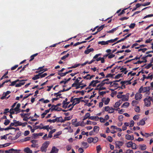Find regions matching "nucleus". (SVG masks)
<instances>
[{
  "label": "nucleus",
  "instance_id": "obj_1",
  "mask_svg": "<svg viewBox=\"0 0 153 153\" xmlns=\"http://www.w3.org/2000/svg\"><path fill=\"white\" fill-rule=\"evenodd\" d=\"M150 90V88L149 87H143V86H141L139 89V92L140 93L146 92V94H149Z\"/></svg>",
  "mask_w": 153,
  "mask_h": 153
},
{
  "label": "nucleus",
  "instance_id": "obj_56",
  "mask_svg": "<svg viewBox=\"0 0 153 153\" xmlns=\"http://www.w3.org/2000/svg\"><path fill=\"white\" fill-rule=\"evenodd\" d=\"M62 107L64 108H66L67 107L68 105H66L64 101H63Z\"/></svg>",
  "mask_w": 153,
  "mask_h": 153
},
{
  "label": "nucleus",
  "instance_id": "obj_11",
  "mask_svg": "<svg viewBox=\"0 0 153 153\" xmlns=\"http://www.w3.org/2000/svg\"><path fill=\"white\" fill-rule=\"evenodd\" d=\"M126 138L128 140H132L134 139V137L133 136H131L128 134H127L126 135Z\"/></svg>",
  "mask_w": 153,
  "mask_h": 153
},
{
  "label": "nucleus",
  "instance_id": "obj_10",
  "mask_svg": "<svg viewBox=\"0 0 153 153\" xmlns=\"http://www.w3.org/2000/svg\"><path fill=\"white\" fill-rule=\"evenodd\" d=\"M143 79H152L153 77L152 75V74H149L148 76H146L145 75H143Z\"/></svg>",
  "mask_w": 153,
  "mask_h": 153
},
{
  "label": "nucleus",
  "instance_id": "obj_49",
  "mask_svg": "<svg viewBox=\"0 0 153 153\" xmlns=\"http://www.w3.org/2000/svg\"><path fill=\"white\" fill-rule=\"evenodd\" d=\"M15 129V128H14L13 127H11L10 126H9V127H7V128H4V130L6 131V130H8L9 129Z\"/></svg>",
  "mask_w": 153,
  "mask_h": 153
},
{
  "label": "nucleus",
  "instance_id": "obj_33",
  "mask_svg": "<svg viewBox=\"0 0 153 153\" xmlns=\"http://www.w3.org/2000/svg\"><path fill=\"white\" fill-rule=\"evenodd\" d=\"M38 54V53H36L35 54H34L32 55L31 56H30V60H29V61L30 62H31V61H32L34 59V58L35 56H36Z\"/></svg>",
  "mask_w": 153,
  "mask_h": 153
},
{
  "label": "nucleus",
  "instance_id": "obj_4",
  "mask_svg": "<svg viewBox=\"0 0 153 153\" xmlns=\"http://www.w3.org/2000/svg\"><path fill=\"white\" fill-rule=\"evenodd\" d=\"M151 100L149 98V97H147L144 100L145 106L147 107L151 105Z\"/></svg>",
  "mask_w": 153,
  "mask_h": 153
},
{
  "label": "nucleus",
  "instance_id": "obj_29",
  "mask_svg": "<svg viewBox=\"0 0 153 153\" xmlns=\"http://www.w3.org/2000/svg\"><path fill=\"white\" fill-rule=\"evenodd\" d=\"M30 114H21L20 115L22 117L27 118V116H29Z\"/></svg>",
  "mask_w": 153,
  "mask_h": 153
},
{
  "label": "nucleus",
  "instance_id": "obj_15",
  "mask_svg": "<svg viewBox=\"0 0 153 153\" xmlns=\"http://www.w3.org/2000/svg\"><path fill=\"white\" fill-rule=\"evenodd\" d=\"M96 82H95V80H93L92 81L91 83H90L89 86H92L93 87H94L96 85Z\"/></svg>",
  "mask_w": 153,
  "mask_h": 153
},
{
  "label": "nucleus",
  "instance_id": "obj_8",
  "mask_svg": "<svg viewBox=\"0 0 153 153\" xmlns=\"http://www.w3.org/2000/svg\"><path fill=\"white\" fill-rule=\"evenodd\" d=\"M59 151V149L55 146L52 147L50 153H57Z\"/></svg>",
  "mask_w": 153,
  "mask_h": 153
},
{
  "label": "nucleus",
  "instance_id": "obj_50",
  "mask_svg": "<svg viewBox=\"0 0 153 153\" xmlns=\"http://www.w3.org/2000/svg\"><path fill=\"white\" fill-rule=\"evenodd\" d=\"M114 109L112 107H111V108L110 109L109 111H108V113H112L114 112Z\"/></svg>",
  "mask_w": 153,
  "mask_h": 153
},
{
  "label": "nucleus",
  "instance_id": "obj_52",
  "mask_svg": "<svg viewBox=\"0 0 153 153\" xmlns=\"http://www.w3.org/2000/svg\"><path fill=\"white\" fill-rule=\"evenodd\" d=\"M139 118V116L135 115L133 117V119L134 120H138Z\"/></svg>",
  "mask_w": 153,
  "mask_h": 153
},
{
  "label": "nucleus",
  "instance_id": "obj_9",
  "mask_svg": "<svg viewBox=\"0 0 153 153\" xmlns=\"http://www.w3.org/2000/svg\"><path fill=\"white\" fill-rule=\"evenodd\" d=\"M55 122H57V123L59 122H64V120H63L62 119V117H56V119H54Z\"/></svg>",
  "mask_w": 153,
  "mask_h": 153
},
{
  "label": "nucleus",
  "instance_id": "obj_37",
  "mask_svg": "<svg viewBox=\"0 0 153 153\" xmlns=\"http://www.w3.org/2000/svg\"><path fill=\"white\" fill-rule=\"evenodd\" d=\"M99 128L97 126H95L94 128V131L95 132H97L99 131Z\"/></svg>",
  "mask_w": 153,
  "mask_h": 153
},
{
  "label": "nucleus",
  "instance_id": "obj_39",
  "mask_svg": "<svg viewBox=\"0 0 153 153\" xmlns=\"http://www.w3.org/2000/svg\"><path fill=\"white\" fill-rule=\"evenodd\" d=\"M10 121L9 120L7 119V120H5L4 121V124L5 126H7L10 123Z\"/></svg>",
  "mask_w": 153,
  "mask_h": 153
},
{
  "label": "nucleus",
  "instance_id": "obj_22",
  "mask_svg": "<svg viewBox=\"0 0 153 153\" xmlns=\"http://www.w3.org/2000/svg\"><path fill=\"white\" fill-rule=\"evenodd\" d=\"M13 122H14L15 123V126H21L22 125V123L19 121H16V120H13Z\"/></svg>",
  "mask_w": 153,
  "mask_h": 153
},
{
  "label": "nucleus",
  "instance_id": "obj_32",
  "mask_svg": "<svg viewBox=\"0 0 153 153\" xmlns=\"http://www.w3.org/2000/svg\"><path fill=\"white\" fill-rule=\"evenodd\" d=\"M72 87H75L76 89H78L80 88V85L79 84H73L72 85Z\"/></svg>",
  "mask_w": 153,
  "mask_h": 153
},
{
  "label": "nucleus",
  "instance_id": "obj_38",
  "mask_svg": "<svg viewBox=\"0 0 153 153\" xmlns=\"http://www.w3.org/2000/svg\"><path fill=\"white\" fill-rule=\"evenodd\" d=\"M66 74H67L66 72L65 73H62L61 72H59L58 73V74L61 76H65Z\"/></svg>",
  "mask_w": 153,
  "mask_h": 153
},
{
  "label": "nucleus",
  "instance_id": "obj_59",
  "mask_svg": "<svg viewBox=\"0 0 153 153\" xmlns=\"http://www.w3.org/2000/svg\"><path fill=\"white\" fill-rule=\"evenodd\" d=\"M123 115H120L119 116L118 119L120 121H122L123 119Z\"/></svg>",
  "mask_w": 153,
  "mask_h": 153
},
{
  "label": "nucleus",
  "instance_id": "obj_58",
  "mask_svg": "<svg viewBox=\"0 0 153 153\" xmlns=\"http://www.w3.org/2000/svg\"><path fill=\"white\" fill-rule=\"evenodd\" d=\"M135 25V23H132L129 26V27L131 28H133L134 27Z\"/></svg>",
  "mask_w": 153,
  "mask_h": 153
},
{
  "label": "nucleus",
  "instance_id": "obj_64",
  "mask_svg": "<svg viewBox=\"0 0 153 153\" xmlns=\"http://www.w3.org/2000/svg\"><path fill=\"white\" fill-rule=\"evenodd\" d=\"M126 153H133V152L132 150H130L129 149L126 150Z\"/></svg>",
  "mask_w": 153,
  "mask_h": 153
},
{
  "label": "nucleus",
  "instance_id": "obj_21",
  "mask_svg": "<svg viewBox=\"0 0 153 153\" xmlns=\"http://www.w3.org/2000/svg\"><path fill=\"white\" fill-rule=\"evenodd\" d=\"M120 102V100L118 102H116L114 106V107L117 108L119 107L121 104Z\"/></svg>",
  "mask_w": 153,
  "mask_h": 153
},
{
  "label": "nucleus",
  "instance_id": "obj_62",
  "mask_svg": "<svg viewBox=\"0 0 153 153\" xmlns=\"http://www.w3.org/2000/svg\"><path fill=\"white\" fill-rule=\"evenodd\" d=\"M152 40V39H151L150 38L149 39H147L146 40V41H145V43H150L151 42Z\"/></svg>",
  "mask_w": 153,
  "mask_h": 153
},
{
  "label": "nucleus",
  "instance_id": "obj_3",
  "mask_svg": "<svg viewBox=\"0 0 153 153\" xmlns=\"http://www.w3.org/2000/svg\"><path fill=\"white\" fill-rule=\"evenodd\" d=\"M20 150L14 149L13 148L8 150H6L5 152L6 153H20Z\"/></svg>",
  "mask_w": 153,
  "mask_h": 153
},
{
  "label": "nucleus",
  "instance_id": "obj_7",
  "mask_svg": "<svg viewBox=\"0 0 153 153\" xmlns=\"http://www.w3.org/2000/svg\"><path fill=\"white\" fill-rule=\"evenodd\" d=\"M20 103H18L16 107L14 108V111L16 112V114H17L18 113V111H19L20 110Z\"/></svg>",
  "mask_w": 153,
  "mask_h": 153
},
{
  "label": "nucleus",
  "instance_id": "obj_44",
  "mask_svg": "<svg viewBox=\"0 0 153 153\" xmlns=\"http://www.w3.org/2000/svg\"><path fill=\"white\" fill-rule=\"evenodd\" d=\"M3 119L7 120V117L5 116H3L0 119V120L1 121H0L1 123H3Z\"/></svg>",
  "mask_w": 153,
  "mask_h": 153
},
{
  "label": "nucleus",
  "instance_id": "obj_19",
  "mask_svg": "<svg viewBox=\"0 0 153 153\" xmlns=\"http://www.w3.org/2000/svg\"><path fill=\"white\" fill-rule=\"evenodd\" d=\"M24 151L27 153H32V151L28 147H27L25 149Z\"/></svg>",
  "mask_w": 153,
  "mask_h": 153
},
{
  "label": "nucleus",
  "instance_id": "obj_34",
  "mask_svg": "<svg viewBox=\"0 0 153 153\" xmlns=\"http://www.w3.org/2000/svg\"><path fill=\"white\" fill-rule=\"evenodd\" d=\"M82 145L85 148H86L88 146L87 143L84 142H83L82 143Z\"/></svg>",
  "mask_w": 153,
  "mask_h": 153
},
{
  "label": "nucleus",
  "instance_id": "obj_61",
  "mask_svg": "<svg viewBox=\"0 0 153 153\" xmlns=\"http://www.w3.org/2000/svg\"><path fill=\"white\" fill-rule=\"evenodd\" d=\"M100 121L101 123H105V119L102 117H100Z\"/></svg>",
  "mask_w": 153,
  "mask_h": 153
},
{
  "label": "nucleus",
  "instance_id": "obj_46",
  "mask_svg": "<svg viewBox=\"0 0 153 153\" xmlns=\"http://www.w3.org/2000/svg\"><path fill=\"white\" fill-rule=\"evenodd\" d=\"M97 148V153H99L101 149V147L100 145H99L98 146H97L96 147Z\"/></svg>",
  "mask_w": 153,
  "mask_h": 153
},
{
  "label": "nucleus",
  "instance_id": "obj_53",
  "mask_svg": "<svg viewBox=\"0 0 153 153\" xmlns=\"http://www.w3.org/2000/svg\"><path fill=\"white\" fill-rule=\"evenodd\" d=\"M69 55V54L68 53L67 54V55L64 56L62 57L61 58L62 60H64L65 59H66L67 57H68Z\"/></svg>",
  "mask_w": 153,
  "mask_h": 153
},
{
  "label": "nucleus",
  "instance_id": "obj_55",
  "mask_svg": "<svg viewBox=\"0 0 153 153\" xmlns=\"http://www.w3.org/2000/svg\"><path fill=\"white\" fill-rule=\"evenodd\" d=\"M111 108H110L109 106H107L105 107V110L106 111H109L110 109Z\"/></svg>",
  "mask_w": 153,
  "mask_h": 153
},
{
  "label": "nucleus",
  "instance_id": "obj_27",
  "mask_svg": "<svg viewBox=\"0 0 153 153\" xmlns=\"http://www.w3.org/2000/svg\"><path fill=\"white\" fill-rule=\"evenodd\" d=\"M73 100L74 102L76 103V104L79 103L80 102V99L79 98H73Z\"/></svg>",
  "mask_w": 153,
  "mask_h": 153
},
{
  "label": "nucleus",
  "instance_id": "obj_60",
  "mask_svg": "<svg viewBox=\"0 0 153 153\" xmlns=\"http://www.w3.org/2000/svg\"><path fill=\"white\" fill-rule=\"evenodd\" d=\"M90 113H86L85 116V117H86L87 119L89 118V117H90Z\"/></svg>",
  "mask_w": 153,
  "mask_h": 153
},
{
  "label": "nucleus",
  "instance_id": "obj_24",
  "mask_svg": "<svg viewBox=\"0 0 153 153\" xmlns=\"http://www.w3.org/2000/svg\"><path fill=\"white\" fill-rule=\"evenodd\" d=\"M133 143L131 141H130L126 143V146L128 148H130L132 146Z\"/></svg>",
  "mask_w": 153,
  "mask_h": 153
},
{
  "label": "nucleus",
  "instance_id": "obj_20",
  "mask_svg": "<svg viewBox=\"0 0 153 153\" xmlns=\"http://www.w3.org/2000/svg\"><path fill=\"white\" fill-rule=\"evenodd\" d=\"M98 44H101L102 45H104L108 44V41H100L98 42Z\"/></svg>",
  "mask_w": 153,
  "mask_h": 153
},
{
  "label": "nucleus",
  "instance_id": "obj_25",
  "mask_svg": "<svg viewBox=\"0 0 153 153\" xmlns=\"http://www.w3.org/2000/svg\"><path fill=\"white\" fill-rule=\"evenodd\" d=\"M111 128L113 129H116L118 131H122V129L121 128H117V126H111Z\"/></svg>",
  "mask_w": 153,
  "mask_h": 153
},
{
  "label": "nucleus",
  "instance_id": "obj_57",
  "mask_svg": "<svg viewBox=\"0 0 153 153\" xmlns=\"http://www.w3.org/2000/svg\"><path fill=\"white\" fill-rule=\"evenodd\" d=\"M116 30H117V28H116L112 29V30H110L108 31H107V32L108 33H113L114 32V31Z\"/></svg>",
  "mask_w": 153,
  "mask_h": 153
},
{
  "label": "nucleus",
  "instance_id": "obj_31",
  "mask_svg": "<svg viewBox=\"0 0 153 153\" xmlns=\"http://www.w3.org/2000/svg\"><path fill=\"white\" fill-rule=\"evenodd\" d=\"M40 74H38L36 75L32 78V79L33 80H35L39 79L40 78Z\"/></svg>",
  "mask_w": 153,
  "mask_h": 153
},
{
  "label": "nucleus",
  "instance_id": "obj_36",
  "mask_svg": "<svg viewBox=\"0 0 153 153\" xmlns=\"http://www.w3.org/2000/svg\"><path fill=\"white\" fill-rule=\"evenodd\" d=\"M135 111L137 113H139L140 111V108L138 106H136L135 108Z\"/></svg>",
  "mask_w": 153,
  "mask_h": 153
},
{
  "label": "nucleus",
  "instance_id": "obj_43",
  "mask_svg": "<svg viewBox=\"0 0 153 153\" xmlns=\"http://www.w3.org/2000/svg\"><path fill=\"white\" fill-rule=\"evenodd\" d=\"M107 139L109 142H111L112 141L113 139L112 137L111 136H108L107 138Z\"/></svg>",
  "mask_w": 153,
  "mask_h": 153
},
{
  "label": "nucleus",
  "instance_id": "obj_18",
  "mask_svg": "<svg viewBox=\"0 0 153 153\" xmlns=\"http://www.w3.org/2000/svg\"><path fill=\"white\" fill-rule=\"evenodd\" d=\"M94 51V49L93 48H90L89 49H87L85 51L84 53L85 54H88L90 52H93Z\"/></svg>",
  "mask_w": 153,
  "mask_h": 153
},
{
  "label": "nucleus",
  "instance_id": "obj_30",
  "mask_svg": "<svg viewBox=\"0 0 153 153\" xmlns=\"http://www.w3.org/2000/svg\"><path fill=\"white\" fill-rule=\"evenodd\" d=\"M129 103L128 102H125L124 103L123 105H122L121 107L123 108L124 107H128L129 105Z\"/></svg>",
  "mask_w": 153,
  "mask_h": 153
},
{
  "label": "nucleus",
  "instance_id": "obj_14",
  "mask_svg": "<svg viewBox=\"0 0 153 153\" xmlns=\"http://www.w3.org/2000/svg\"><path fill=\"white\" fill-rule=\"evenodd\" d=\"M115 144L118 148H120V146H121L123 144V142L121 141H117L115 142Z\"/></svg>",
  "mask_w": 153,
  "mask_h": 153
},
{
  "label": "nucleus",
  "instance_id": "obj_47",
  "mask_svg": "<svg viewBox=\"0 0 153 153\" xmlns=\"http://www.w3.org/2000/svg\"><path fill=\"white\" fill-rule=\"evenodd\" d=\"M72 124L74 125V126L76 127H77L79 125H80V123L79 122H77V123H74V122H73Z\"/></svg>",
  "mask_w": 153,
  "mask_h": 153
},
{
  "label": "nucleus",
  "instance_id": "obj_48",
  "mask_svg": "<svg viewBox=\"0 0 153 153\" xmlns=\"http://www.w3.org/2000/svg\"><path fill=\"white\" fill-rule=\"evenodd\" d=\"M8 135V134H7L5 135H4L3 136H1V139H4L6 140L7 139V136Z\"/></svg>",
  "mask_w": 153,
  "mask_h": 153
},
{
  "label": "nucleus",
  "instance_id": "obj_54",
  "mask_svg": "<svg viewBox=\"0 0 153 153\" xmlns=\"http://www.w3.org/2000/svg\"><path fill=\"white\" fill-rule=\"evenodd\" d=\"M137 103L138 102L135 100H133L132 102V104L133 106L137 105Z\"/></svg>",
  "mask_w": 153,
  "mask_h": 153
},
{
  "label": "nucleus",
  "instance_id": "obj_17",
  "mask_svg": "<svg viewBox=\"0 0 153 153\" xmlns=\"http://www.w3.org/2000/svg\"><path fill=\"white\" fill-rule=\"evenodd\" d=\"M128 96L127 95H123L122 100L123 101H128Z\"/></svg>",
  "mask_w": 153,
  "mask_h": 153
},
{
  "label": "nucleus",
  "instance_id": "obj_2",
  "mask_svg": "<svg viewBox=\"0 0 153 153\" xmlns=\"http://www.w3.org/2000/svg\"><path fill=\"white\" fill-rule=\"evenodd\" d=\"M49 144V142H45L42 145L41 148V151L45 152L47 150V148Z\"/></svg>",
  "mask_w": 153,
  "mask_h": 153
},
{
  "label": "nucleus",
  "instance_id": "obj_26",
  "mask_svg": "<svg viewBox=\"0 0 153 153\" xmlns=\"http://www.w3.org/2000/svg\"><path fill=\"white\" fill-rule=\"evenodd\" d=\"M86 124L87 125H92L93 124L94 125H96L97 124L96 122H91L90 120H88L86 123Z\"/></svg>",
  "mask_w": 153,
  "mask_h": 153
},
{
  "label": "nucleus",
  "instance_id": "obj_63",
  "mask_svg": "<svg viewBox=\"0 0 153 153\" xmlns=\"http://www.w3.org/2000/svg\"><path fill=\"white\" fill-rule=\"evenodd\" d=\"M66 148L67 151H68L71 149V146L68 145L66 146Z\"/></svg>",
  "mask_w": 153,
  "mask_h": 153
},
{
  "label": "nucleus",
  "instance_id": "obj_42",
  "mask_svg": "<svg viewBox=\"0 0 153 153\" xmlns=\"http://www.w3.org/2000/svg\"><path fill=\"white\" fill-rule=\"evenodd\" d=\"M131 147L132 148L134 149H136L137 148V146L134 143H133L132 146Z\"/></svg>",
  "mask_w": 153,
  "mask_h": 153
},
{
  "label": "nucleus",
  "instance_id": "obj_41",
  "mask_svg": "<svg viewBox=\"0 0 153 153\" xmlns=\"http://www.w3.org/2000/svg\"><path fill=\"white\" fill-rule=\"evenodd\" d=\"M39 74H40V77L41 78L45 77L47 75V74L46 73H45L43 74H42V73H39Z\"/></svg>",
  "mask_w": 153,
  "mask_h": 153
},
{
  "label": "nucleus",
  "instance_id": "obj_13",
  "mask_svg": "<svg viewBox=\"0 0 153 153\" xmlns=\"http://www.w3.org/2000/svg\"><path fill=\"white\" fill-rule=\"evenodd\" d=\"M145 120L143 119L140 120L139 122L137 123V125L138 126L144 125L145 124Z\"/></svg>",
  "mask_w": 153,
  "mask_h": 153
},
{
  "label": "nucleus",
  "instance_id": "obj_16",
  "mask_svg": "<svg viewBox=\"0 0 153 153\" xmlns=\"http://www.w3.org/2000/svg\"><path fill=\"white\" fill-rule=\"evenodd\" d=\"M139 146L140 149L141 150L144 151L146 149V146L145 144L140 145Z\"/></svg>",
  "mask_w": 153,
  "mask_h": 153
},
{
  "label": "nucleus",
  "instance_id": "obj_6",
  "mask_svg": "<svg viewBox=\"0 0 153 153\" xmlns=\"http://www.w3.org/2000/svg\"><path fill=\"white\" fill-rule=\"evenodd\" d=\"M102 102H104L105 105H107L109 103L110 99L108 98L104 97L102 99Z\"/></svg>",
  "mask_w": 153,
  "mask_h": 153
},
{
  "label": "nucleus",
  "instance_id": "obj_5",
  "mask_svg": "<svg viewBox=\"0 0 153 153\" xmlns=\"http://www.w3.org/2000/svg\"><path fill=\"white\" fill-rule=\"evenodd\" d=\"M141 93H137L135 94V99L136 100H140L142 98V95Z\"/></svg>",
  "mask_w": 153,
  "mask_h": 153
},
{
  "label": "nucleus",
  "instance_id": "obj_51",
  "mask_svg": "<svg viewBox=\"0 0 153 153\" xmlns=\"http://www.w3.org/2000/svg\"><path fill=\"white\" fill-rule=\"evenodd\" d=\"M150 4V2H147L146 3L141 4L142 6H146L149 5Z\"/></svg>",
  "mask_w": 153,
  "mask_h": 153
},
{
  "label": "nucleus",
  "instance_id": "obj_45",
  "mask_svg": "<svg viewBox=\"0 0 153 153\" xmlns=\"http://www.w3.org/2000/svg\"><path fill=\"white\" fill-rule=\"evenodd\" d=\"M87 141L88 143H91V142H93V138L90 137L88 138L87 139Z\"/></svg>",
  "mask_w": 153,
  "mask_h": 153
},
{
  "label": "nucleus",
  "instance_id": "obj_28",
  "mask_svg": "<svg viewBox=\"0 0 153 153\" xmlns=\"http://www.w3.org/2000/svg\"><path fill=\"white\" fill-rule=\"evenodd\" d=\"M99 118L98 117L91 116L89 117V119L94 120H98Z\"/></svg>",
  "mask_w": 153,
  "mask_h": 153
},
{
  "label": "nucleus",
  "instance_id": "obj_40",
  "mask_svg": "<svg viewBox=\"0 0 153 153\" xmlns=\"http://www.w3.org/2000/svg\"><path fill=\"white\" fill-rule=\"evenodd\" d=\"M98 138L96 137L94 138H93V142L94 143H96L98 141Z\"/></svg>",
  "mask_w": 153,
  "mask_h": 153
},
{
  "label": "nucleus",
  "instance_id": "obj_23",
  "mask_svg": "<svg viewBox=\"0 0 153 153\" xmlns=\"http://www.w3.org/2000/svg\"><path fill=\"white\" fill-rule=\"evenodd\" d=\"M121 84H126V85L131 84V82H130V81H121Z\"/></svg>",
  "mask_w": 153,
  "mask_h": 153
},
{
  "label": "nucleus",
  "instance_id": "obj_35",
  "mask_svg": "<svg viewBox=\"0 0 153 153\" xmlns=\"http://www.w3.org/2000/svg\"><path fill=\"white\" fill-rule=\"evenodd\" d=\"M25 84V82H20L19 84H16L15 86L16 87H19L21 86L22 85H24Z\"/></svg>",
  "mask_w": 153,
  "mask_h": 153
},
{
  "label": "nucleus",
  "instance_id": "obj_12",
  "mask_svg": "<svg viewBox=\"0 0 153 153\" xmlns=\"http://www.w3.org/2000/svg\"><path fill=\"white\" fill-rule=\"evenodd\" d=\"M10 93V92L9 91H7L6 93H4L3 96L1 97V99L2 100H3L5 98H6V97L8 94H9Z\"/></svg>",
  "mask_w": 153,
  "mask_h": 153
}]
</instances>
